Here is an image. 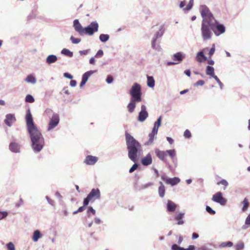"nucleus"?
<instances>
[{"label":"nucleus","mask_w":250,"mask_h":250,"mask_svg":"<svg viewBox=\"0 0 250 250\" xmlns=\"http://www.w3.org/2000/svg\"><path fill=\"white\" fill-rule=\"evenodd\" d=\"M138 167V165L136 163H135L132 166V167L129 169V172L130 173L133 172L134 170H135Z\"/></svg>","instance_id":"53"},{"label":"nucleus","mask_w":250,"mask_h":250,"mask_svg":"<svg viewBox=\"0 0 250 250\" xmlns=\"http://www.w3.org/2000/svg\"><path fill=\"white\" fill-rule=\"evenodd\" d=\"M205 82L203 80H199L195 84V86L200 85L202 86L204 84Z\"/></svg>","instance_id":"59"},{"label":"nucleus","mask_w":250,"mask_h":250,"mask_svg":"<svg viewBox=\"0 0 250 250\" xmlns=\"http://www.w3.org/2000/svg\"><path fill=\"white\" fill-rule=\"evenodd\" d=\"M89 50H80L79 53L81 56L86 55L89 53Z\"/></svg>","instance_id":"60"},{"label":"nucleus","mask_w":250,"mask_h":250,"mask_svg":"<svg viewBox=\"0 0 250 250\" xmlns=\"http://www.w3.org/2000/svg\"><path fill=\"white\" fill-rule=\"evenodd\" d=\"M184 136L186 138H190L191 134L190 132L188 129H187L184 132Z\"/></svg>","instance_id":"49"},{"label":"nucleus","mask_w":250,"mask_h":250,"mask_svg":"<svg viewBox=\"0 0 250 250\" xmlns=\"http://www.w3.org/2000/svg\"><path fill=\"white\" fill-rule=\"evenodd\" d=\"M91 201V199H90L87 196V197L84 199L83 200V206L84 207H86L87 206L89 203V202Z\"/></svg>","instance_id":"51"},{"label":"nucleus","mask_w":250,"mask_h":250,"mask_svg":"<svg viewBox=\"0 0 250 250\" xmlns=\"http://www.w3.org/2000/svg\"><path fill=\"white\" fill-rule=\"evenodd\" d=\"M200 10L201 16L203 18L202 21H209L210 22L212 20L215 19L213 15L206 5H201L200 7Z\"/></svg>","instance_id":"6"},{"label":"nucleus","mask_w":250,"mask_h":250,"mask_svg":"<svg viewBox=\"0 0 250 250\" xmlns=\"http://www.w3.org/2000/svg\"><path fill=\"white\" fill-rule=\"evenodd\" d=\"M42 237V234L41 233L40 231L38 229L34 231L33 234L32 240L34 242H36Z\"/></svg>","instance_id":"28"},{"label":"nucleus","mask_w":250,"mask_h":250,"mask_svg":"<svg viewBox=\"0 0 250 250\" xmlns=\"http://www.w3.org/2000/svg\"><path fill=\"white\" fill-rule=\"evenodd\" d=\"M211 200L221 206H225L227 202V199L223 197V194L221 192H217L212 196Z\"/></svg>","instance_id":"9"},{"label":"nucleus","mask_w":250,"mask_h":250,"mask_svg":"<svg viewBox=\"0 0 250 250\" xmlns=\"http://www.w3.org/2000/svg\"><path fill=\"white\" fill-rule=\"evenodd\" d=\"M193 5V0H190L187 7L184 8V11H189Z\"/></svg>","instance_id":"39"},{"label":"nucleus","mask_w":250,"mask_h":250,"mask_svg":"<svg viewBox=\"0 0 250 250\" xmlns=\"http://www.w3.org/2000/svg\"><path fill=\"white\" fill-rule=\"evenodd\" d=\"M96 72L97 70H89L85 72L82 76V80L86 83L89 77Z\"/></svg>","instance_id":"24"},{"label":"nucleus","mask_w":250,"mask_h":250,"mask_svg":"<svg viewBox=\"0 0 250 250\" xmlns=\"http://www.w3.org/2000/svg\"><path fill=\"white\" fill-rule=\"evenodd\" d=\"M167 184H169L172 186L178 184L180 182V179L178 177H174L172 178H169L167 180Z\"/></svg>","instance_id":"29"},{"label":"nucleus","mask_w":250,"mask_h":250,"mask_svg":"<svg viewBox=\"0 0 250 250\" xmlns=\"http://www.w3.org/2000/svg\"><path fill=\"white\" fill-rule=\"evenodd\" d=\"M90 213H92L93 215L96 213V211L92 207H89L87 211V215L88 217L90 216Z\"/></svg>","instance_id":"46"},{"label":"nucleus","mask_w":250,"mask_h":250,"mask_svg":"<svg viewBox=\"0 0 250 250\" xmlns=\"http://www.w3.org/2000/svg\"><path fill=\"white\" fill-rule=\"evenodd\" d=\"M98 161V158L91 155L86 157L84 163L88 165H94Z\"/></svg>","instance_id":"16"},{"label":"nucleus","mask_w":250,"mask_h":250,"mask_svg":"<svg viewBox=\"0 0 250 250\" xmlns=\"http://www.w3.org/2000/svg\"><path fill=\"white\" fill-rule=\"evenodd\" d=\"M152 159L150 153H148L146 156L142 159V164L143 165L147 166L152 163Z\"/></svg>","instance_id":"17"},{"label":"nucleus","mask_w":250,"mask_h":250,"mask_svg":"<svg viewBox=\"0 0 250 250\" xmlns=\"http://www.w3.org/2000/svg\"><path fill=\"white\" fill-rule=\"evenodd\" d=\"M60 122L59 116L57 113H53L52 117L50 118V122L47 128L48 131L51 130L56 127Z\"/></svg>","instance_id":"8"},{"label":"nucleus","mask_w":250,"mask_h":250,"mask_svg":"<svg viewBox=\"0 0 250 250\" xmlns=\"http://www.w3.org/2000/svg\"><path fill=\"white\" fill-rule=\"evenodd\" d=\"M23 204V200L22 198H20L19 202L15 204V207L16 208H19Z\"/></svg>","instance_id":"54"},{"label":"nucleus","mask_w":250,"mask_h":250,"mask_svg":"<svg viewBox=\"0 0 250 250\" xmlns=\"http://www.w3.org/2000/svg\"><path fill=\"white\" fill-rule=\"evenodd\" d=\"M87 196L92 200H98L101 197V192L99 188H93L89 193L87 195Z\"/></svg>","instance_id":"11"},{"label":"nucleus","mask_w":250,"mask_h":250,"mask_svg":"<svg viewBox=\"0 0 250 250\" xmlns=\"http://www.w3.org/2000/svg\"><path fill=\"white\" fill-rule=\"evenodd\" d=\"M103 54H104L103 51L102 50L100 49L98 51V52H97L95 56V57H96V58L101 57L102 56H103Z\"/></svg>","instance_id":"56"},{"label":"nucleus","mask_w":250,"mask_h":250,"mask_svg":"<svg viewBox=\"0 0 250 250\" xmlns=\"http://www.w3.org/2000/svg\"><path fill=\"white\" fill-rule=\"evenodd\" d=\"M77 82L75 80H71L70 83V85L72 87H75L76 85Z\"/></svg>","instance_id":"64"},{"label":"nucleus","mask_w":250,"mask_h":250,"mask_svg":"<svg viewBox=\"0 0 250 250\" xmlns=\"http://www.w3.org/2000/svg\"><path fill=\"white\" fill-rule=\"evenodd\" d=\"M160 186L158 188L159 195L161 198H163L165 195L166 188L162 182H159Z\"/></svg>","instance_id":"23"},{"label":"nucleus","mask_w":250,"mask_h":250,"mask_svg":"<svg viewBox=\"0 0 250 250\" xmlns=\"http://www.w3.org/2000/svg\"><path fill=\"white\" fill-rule=\"evenodd\" d=\"M244 248V244L243 242L238 243L235 246L236 250H243Z\"/></svg>","instance_id":"41"},{"label":"nucleus","mask_w":250,"mask_h":250,"mask_svg":"<svg viewBox=\"0 0 250 250\" xmlns=\"http://www.w3.org/2000/svg\"><path fill=\"white\" fill-rule=\"evenodd\" d=\"M184 213H179L175 216V219L178 221V225H180L184 224V222L182 220L183 218L184 217Z\"/></svg>","instance_id":"32"},{"label":"nucleus","mask_w":250,"mask_h":250,"mask_svg":"<svg viewBox=\"0 0 250 250\" xmlns=\"http://www.w3.org/2000/svg\"><path fill=\"white\" fill-rule=\"evenodd\" d=\"M8 215L6 211H0V220L5 218Z\"/></svg>","instance_id":"52"},{"label":"nucleus","mask_w":250,"mask_h":250,"mask_svg":"<svg viewBox=\"0 0 250 250\" xmlns=\"http://www.w3.org/2000/svg\"><path fill=\"white\" fill-rule=\"evenodd\" d=\"M218 185H223L226 187L228 186V182L225 179H222L217 183Z\"/></svg>","instance_id":"55"},{"label":"nucleus","mask_w":250,"mask_h":250,"mask_svg":"<svg viewBox=\"0 0 250 250\" xmlns=\"http://www.w3.org/2000/svg\"><path fill=\"white\" fill-rule=\"evenodd\" d=\"M164 34L163 31H162V29H160L154 35L153 39H156L157 40V39L161 38Z\"/></svg>","instance_id":"38"},{"label":"nucleus","mask_w":250,"mask_h":250,"mask_svg":"<svg viewBox=\"0 0 250 250\" xmlns=\"http://www.w3.org/2000/svg\"><path fill=\"white\" fill-rule=\"evenodd\" d=\"M243 207L242 208V210L243 211H246L249 206V203L247 198H245L242 202Z\"/></svg>","instance_id":"36"},{"label":"nucleus","mask_w":250,"mask_h":250,"mask_svg":"<svg viewBox=\"0 0 250 250\" xmlns=\"http://www.w3.org/2000/svg\"><path fill=\"white\" fill-rule=\"evenodd\" d=\"M99 24L96 21H92L87 27L84 28V34L92 36L98 31Z\"/></svg>","instance_id":"7"},{"label":"nucleus","mask_w":250,"mask_h":250,"mask_svg":"<svg viewBox=\"0 0 250 250\" xmlns=\"http://www.w3.org/2000/svg\"><path fill=\"white\" fill-rule=\"evenodd\" d=\"M151 46L152 48L158 51H159L161 50V47L159 44L156 43V39H152V42H151Z\"/></svg>","instance_id":"34"},{"label":"nucleus","mask_w":250,"mask_h":250,"mask_svg":"<svg viewBox=\"0 0 250 250\" xmlns=\"http://www.w3.org/2000/svg\"><path fill=\"white\" fill-rule=\"evenodd\" d=\"M206 74L212 78L216 76L214 74V68L210 65H208L206 68Z\"/></svg>","instance_id":"27"},{"label":"nucleus","mask_w":250,"mask_h":250,"mask_svg":"<svg viewBox=\"0 0 250 250\" xmlns=\"http://www.w3.org/2000/svg\"><path fill=\"white\" fill-rule=\"evenodd\" d=\"M153 185V183H152V182H149L148 183H146V184H144L143 185H142V188L143 189H146V188H148L152 186Z\"/></svg>","instance_id":"50"},{"label":"nucleus","mask_w":250,"mask_h":250,"mask_svg":"<svg viewBox=\"0 0 250 250\" xmlns=\"http://www.w3.org/2000/svg\"><path fill=\"white\" fill-rule=\"evenodd\" d=\"M139 102L133 99H130V102L127 105L128 111L129 113H132L136 107V103Z\"/></svg>","instance_id":"18"},{"label":"nucleus","mask_w":250,"mask_h":250,"mask_svg":"<svg viewBox=\"0 0 250 250\" xmlns=\"http://www.w3.org/2000/svg\"><path fill=\"white\" fill-rule=\"evenodd\" d=\"M109 39V36L108 34H102L99 36V39L101 42H105Z\"/></svg>","instance_id":"35"},{"label":"nucleus","mask_w":250,"mask_h":250,"mask_svg":"<svg viewBox=\"0 0 250 250\" xmlns=\"http://www.w3.org/2000/svg\"><path fill=\"white\" fill-rule=\"evenodd\" d=\"M215 50V45L213 44L208 52L209 57H211L214 53Z\"/></svg>","instance_id":"57"},{"label":"nucleus","mask_w":250,"mask_h":250,"mask_svg":"<svg viewBox=\"0 0 250 250\" xmlns=\"http://www.w3.org/2000/svg\"><path fill=\"white\" fill-rule=\"evenodd\" d=\"M210 29L217 36L220 35L225 32V27L223 24H220L215 20H212L210 22Z\"/></svg>","instance_id":"5"},{"label":"nucleus","mask_w":250,"mask_h":250,"mask_svg":"<svg viewBox=\"0 0 250 250\" xmlns=\"http://www.w3.org/2000/svg\"><path fill=\"white\" fill-rule=\"evenodd\" d=\"M25 81L28 83L35 84L37 82V80L32 74H30L26 77Z\"/></svg>","instance_id":"30"},{"label":"nucleus","mask_w":250,"mask_h":250,"mask_svg":"<svg viewBox=\"0 0 250 250\" xmlns=\"http://www.w3.org/2000/svg\"><path fill=\"white\" fill-rule=\"evenodd\" d=\"M61 53L69 57H72L73 56V53L66 48H63L62 49L61 51Z\"/></svg>","instance_id":"33"},{"label":"nucleus","mask_w":250,"mask_h":250,"mask_svg":"<svg viewBox=\"0 0 250 250\" xmlns=\"http://www.w3.org/2000/svg\"><path fill=\"white\" fill-rule=\"evenodd\" d=\"M206 211L210 214L213 215L215 214V211L212 209L210 207L206 206Z\"/></svg>","instance_id":"47"},{"label":"nucleus","mask_w":250,"mask_h":250,"mask_svg":"<svg viewBox=\"0 0 250 250\" xmlns=\"http://www.w3.org/2000/svg\"><path fill=\"white\" fill-rule=\"evenodd\" d=\"M155 152L157 156L161 160H163L165 157L167 156L166 151H161L159 149H156Z\"/></svg>","instance_id":"26"},{"label":"nucleus","mask_w":250,"mask_h":250,"mask_svg":"<svg viewBox=\"0 0 250 250\" xmlns=\"http://www.w3.org/2000/svg\"><path fill=\"white\" fill-rule=\"evenodd\" d=\"M148 116V113L146 111V107L145 105H142L141 111L139 113L138 120L139 122H144Z\"/></svg>","instance_id":"10"},{"label":"nucleus","mask_w":250,"mask_h":250,"mask_svg":"<svg viewBox=\"0 0 250 250\" xmlns=\"http://www.w3.org/2000/svg\"><path fill=\"white\" fill-rule=\"evenodd\" d=\"M125 142L128 151V157L133 162H136L137 155L142 150L140 143L128 132L125 133Z\"/></svg>","instance_id":"2"},{"label":"nucleus","mask_w":250,"mask_h":250,"mask_svg":"<svg viewBox=\"0 0 250 250\" xmlns=\"http://www.w3.org/2000/svg\"><path fill=\"white\" fill-rule=\"evenodd\" d=\"M195 247L193 245H190L187 249H184L178 246L177 244H173L172 245V250H195Z\"/></svg>","instance_id":"19"},{"label":"nucleus","mask_w":250,"mask_h":250,"mask_svg":"<svg viewBox=\"0 0 250 250\" xmlns=\"http://www.w3.org/2000/svg\"><path fill=\"white\" fill-rule=\"evenodd\" d=\"M95 56L93 57H91L89 60V63L90 64L94 65L95 64Z\"/></svg>","instance_id":"63"},{"label":"nucleus","mask_w":250,"mask_h":250,"mask_svg":"<svg viewBox=\"0 0 250 250\" xmlns=\"http://www.w3.org/2000/svg\"><path fill=\"white\" fill-rule=\"evenodd\" d=\"M16 121V119L14 114H8L6 115L4 123L7 126L10 127Z\"/></svg>","instance_id":"13"},{"label":"nucleus","mask_w":250,"mask_h":250,"mask_svg":"<svg viewBox=\"0 0 250 250\" xmlns=\"http://www.w3.org/2000/svg\"><path fill=\"white\" fill-rule=\"evenodd\" d=\"M113 79L112 76H108L106 79V82L107 83L110 84L113 82Z\"/></svg>","instance_id":"58"},{"label":"nucleus","mask_w":250,"mask_h":250,"mask_svg":"<svg viewBox=\"0 0 250 250\" xmlns=\"http://www.w3.org/2000/svg\"><path fill=\"white\" fill-rule=\"evenodd\" d=\"M73 26L75 31L79 33L81 36L84 34V28L83 27L78 20H75L73 21Z\"/></svg>","instance_id":"12"},{"label":"nucleus","mask_w":250,"mask_h":250,"mask_svg":"<svg viewBox=\"0 0 250 250\" xmlns=\"http://www.w3.org/2000/svg\"><path fill=\"white\" fill-rule=\"evenodd\" d=\"M147 84L150 88L155 86V80L152 76H147Z\"/></svg>","instance_id":"31"},{"label":"nucleus","mask_w":250,"mask_h":250,"mask_svg":"<svg viewBox=\"0 0 250 250\" xmlns=\"http://www.w3.org/2000/svg\"><path fill=\"white\" fill-rule=\"evenodd\" d=\"M167 153L171 158L174 157L176 155V152L175 149L167 150L166 151V153Z\"/></svg>","instance_id":"43"},{"label":"nucleus","mask_w":250,"mask_h":250,"mask_svg":"<svg viewBox=\"0 0 250 250\" xmlns=\"http://www.w3.org/2000/svg\"><path fill=\"white\" fill-rule=\"evenodd\" d=\"M213 78L215 80L216 82L218 83L219 85V86L220 87L221 89H222L223 88V84L221 83V82L220 81L219 78L217 77V76L213 77Z\"/></svg>","instance_id":"48"},{"label":"nucleus","mask_w":250,"mask_h":250,"mask_svg":"<svg viewBox=\"0 0 250 250\" xmlns=\"http://www.w3.org/2000/svg\"><path fill=\"white\" fill-rule=\"evenodd\" d=\"M46 199L47 200L48 203L51 205V206L54 205V201L51 200L48 196H46L45 197Z\"/></svg>","instance_id":"62"},{"label":"nucleus","mask_w":250,"mask_h":250,"mask_svg":"<svg viewBox=\"0 0 250 250\" xmlns=\"http://www.w3.org/2000/svg\"><path fill=\"white\" fill-rule=\"evenodd\" d=\"M25 120L27 130L31 139L32 147L35 152L38 153L41 151L44 145V140L41 131L33 122L29 109L27 111Z\"/></svg>","instance_id":"1"},{"label":"nucleus","mask_w":250,"mask_h":250,"mask_svg":"<svg viewBox=\"0 0 250 250\" xmlns=\"http://www.w3.org/2000/svg\"><path fill=\"white\" fill-rule=\"evenodd\" d=\"M9 147V149L13 152L19 153L20 152L21 146L17 143L11 142Z\"/></svg>","instance_id":"15"},{"label":"nucleus","mask_w":250,"mask_h":250,"mask_svg":"<svg viewBox=\"0 0 250 250\" xmlns=\"http://www.w3.org/2000/svg\"><path fill=\"white\" fill-rule=\"evenodd\" d=\"M212 30L210 29V23L209 21H202L201 25V34L204 41H207L211 39Z\"/></svg>","instance_id":"3"},{"label":"nucleus","mask_w":250,"mask_h":250,"mask_svg":"<svg viewBox=\"0 0 250 250\" xmlns=\"http://www.w3.org/2000/svg\"><path fill=\"white\" fill-rule=\"evenodd\" d=\"M25 101L28 103H32L35 101V99L31 95L28 94L25 97Z\"/></svg>","instance_id":"40"},{"label":"nucleus","mask_w":250,"mask_h":250,"mask_svg":"<svg viewBox=\"0 0 250 250\" xmlns=\"http://www.w3.org/2000/svg\"><path fill=\"white\" fill-rule=\"evenodd\" d=\"M58 60L57 57L55 55H50L48 56L46 59V63L50 65L52 63L56 62Z\"/></svg>","instance_id":"21"},{"label":"nucleus","mask_w":250,"mask_h":250,"mask_svg":"<svg viewBox=\"0 0 250 250\" xmlns=\"http://www.w3.org/2000/svg\"><path fill=\"white\" fill-rule=\"evenodd\" d=\"M185 58V55L181 52H177L172 57V60L175 62H178V63L181 62Z\"/></svg>","instance_id":"14"},{"label":"nucleus","mask_w":250,"mask_h":250,"mask_svg":"<svg viewBox=\"0 0 250 250\" xmlns=\"http://www.w3.org/2000/svg\"><path fill=\"white\" fill-rule=\"evenodd\" d=\"M233 245V243L230 241H228L226 242H223L221 244V246L222 247H230Z\"/></svg>","instance_id":"44"},{"label":"nucleus","mask_w":250,"mask_h":250,"mask_svg":"<svg viewBox=\"0 0 250 250\" xmlns=\"http://www.w3.org/2000/svg\"><path fill=\"white\" fill-rule=\"evenodd\" d=\"M63 76L65 78H68L69 79H72L73 78L72 75L67 72H65L63 74Z\"/></svg>","instance_id":"61"},{"label":"nucleus","mask_w":250,"mask_h":250,"mask_svg":"<svg viewBox=\"0 0 250 250\" xmlns=\"http://www.w3.org/2000/svg\"><path fill=\"white\" fill-rule=\"evenodd\" d=\"M196 59L198 62H201L203 61L206 60L207 58L205 56L203 51H200L197 53Z\"/></svg>","instance_id":"25"},{"label":"nucleus","mask_w":250,"mask_h":250,"mask_svg":"<svg viewBox=\"0 0 250 250\" xmlns=\"http://www.w3.org/2000/svg\"><path fill=\"white\" fill-rule=\"evenodd\" d=\"M158 131L156 130V129L153 128L151 133L149 134V140L147 142V145H151L155 138V136L157 134Z\"/></svg>","instance_id":"20"},{"label":"nucleus","mask_w":250,"mask_h":250,"mask_svg":"<svg viewBox=\"0 0 250 250\" xmlns=\"http://www.w3.org/2000/svg\"><path fill=\"white\" fill-rule=\"evenodd\" d=\"M167 207L168 211L173 212L175 211L177 205L171 200H168Z\"/></svg>","instance_id":"22"},{"label":"nucleus","mask_w":250,"mask_h":250,"mask_svg":"<svg viewBox=\"0 0 250 250\" xmlns=\"http://www.w3.org/2000/svg\"><path fill=\"white\" fill-rule=\"evenodd\" d=\"M70 40H71L72 42L74 44H78V43H80L81 41V39L75 38L72 36L70 37Z\"/></svg>","instance_id":"42"},{"label":"nucleus","mask_w":250,"mask_h":250,"mask_svg":"<svg viewBox=\"0 0 250 250\" xmlns=\"http://www.w3.org/2000/svg\"><path fill=\"white\" fill-rule=\"evenodd\" d=\"M129 94L131 95V99L141 102L142 101V92L141 85L138 83H134L132 86Z\"/></svg>","instance_id":"4"},{"label":"nucleus","mask_w":250,"mask_h":250,"mask_svg":"<svg viewBox=\"0 0 250 250\" xmlns=\"http://www.w3.org/2000/svg\"><path fill=\"white\" fill-rule=\"evenodd\" d=\"M161 121H162V117L160 116L157 119V121L155 122L153 128H155V129H156V130L158 131V128L161 125Z\"/></svg>","instance_id":"37"},{"label":"nucleus","mask_w":250,"mask_h":250,"mask_svg":"<svg viewBox=\"0 0 250 250\" xmlns=\"http://www.w3.org/2000/svg\"><path fill=\"white\" fill-rule=\"evenodd\" d=\"M6 246L8 250H15V247L12 242H9Z\"/></svg>","instance_id":"45"}]
</instances>
